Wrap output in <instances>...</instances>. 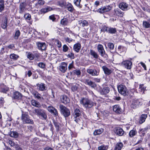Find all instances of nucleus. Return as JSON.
Masks as SVG:
<instances>
[{"mask_svg": "<svg viewBox=\"0 0 150 150\" xmlns=\"http://www.w3.org/2000/svg\"><path fill=\"white\" fill-rule=\"evenodd\" d=\"M24 17L25 19L30 20L31 19V16L30 14L26 13L24 15Z\"/></svg>", "mask_w": 150, "mask_h": 150, "instance_id": "6e6d98bb", "label": "nucleus"}, {"mask_svg": "<svg viewBox=\"0 0 150 150\" xmlns=\"http://www.w3.org/2000/svg\"><path fill=\"white\" fill-rule=\"evenodd\" d=\"M67 64L65 62H62L59 66V70L62 73H65L67 69Z\"/></svg>", "mask_w": 150, "mask_h": 150, "instance_id": "1a4fd4ad", "label": "nucleus"}, {"mask_svg": "<svg viewBox=\"0 0 150 150\" xmlns=\"http://www.w3.org/2000/svg\"><path fill=\"white\" fill-rule=\"evenodd\" d=\"M61 113L65 117H67L70 115V112L69 109L62 105L59 106Z\"/></svg>", "mask_w": 150, "mask_h": 150, "instance_id": "20e7f679", "label": "nucleus"}, {"mask_svg": "<svg viewBox=\"0 0 150 150\" xmlns=\"http://www.w3.org/2000/svg\"><path fill=\"white\" fill-rule=\"evenodd\" d=\"M10 135L11 137L14 138H17L19 135L18 133L15 131L11 132Z\"/></svg>", "mask_w": 150, "mask_h": 150, "instance_id": "4c0bfd02", "label": "nucleus"}, {"mask_svg": "<svg viewBox=\"0 0 150 150\" xmlns=\"http://www.w3.org/2000/svg\"><path fill=\"white\" fill-rule=\"evenodd\" d=\"M60 23L63 25H67L68 23L67 19L66 18H64L62 19L60 21Z\"/></svg>", "mask_w": 150, "mask_h": 150, "instance_id": "c03bdc74", "label": "nucleus"}, {"mask_svg": "<svg viewBox=\"0 0 150 150\" xmlns=\"http://www.w3.org/2000/svg\"><path fill=\"white\" fill-rule=\"evenodd\" d=\"M103 131V129L102 128L95 130L93 132V134L94 135H99L102 133Z\"/></svg>", "mask_w": 150, "mask_h": 150, "instance_id": "2f4dec72", "label": "nucleus"}, {"mask_svg": "<svg viewBox=\"0 0 150 150\" xmlns=\"http://www.w3.org/2000/svg\"><path fill=\"white\" fill-rule=\"evenodd\" d=\"M47 110L55 116H57L58 112L57 110L55 108L52 106H48L47 108Z\"/></svg>", "mask_w": 150, "mask_h": 150, "instance_id": "4468645a", "label": "nucleus"}, {"mask_svg": "<svg viewBox=\"0 0 150 150\" xmlns=\"http://www.w3.org/2000/svg\"><path fill=\"white\" fill-rule=\"evenodd\" d=\"M31 103L32 105L35 107L40 108L41 107L40 103L35 100H31Z\"/></svg>", "mask_w": 150, "mask_h": 150, "instance_id": "c756f323", "label": "nucleus"}, {"mask_svg": "<svg viewBox=\"0 0 150 150\" xmlns=\"http://www.w3.org/2000/svg\"><path fill=\"white\" fill-rule=\"evenodd\" d=\"M63 51L64 52H67L69 49V47L66 45H64L63 46Z\"/></svg>", "mask_w": 150, "mask_h": 150, "instance_id": "13d9d810", "label": "nucleus"}, {"mask_svg": "<svg viewBox=\"0 0 150 150\" xmlns=\"http://www.w3.org/2000/svg\"><path fill=\"white\" fill-rule=\"evenodd\" d=\"M67 57L69 58H71L73 59L74 58V54L72 52H70L67 55Z\"/></svg>", "mask_w": 150, "mask_h": 150, "instance_id": "bf43d9fd", "label": "nucleus"}, {"mask_svg": "<svg viewBox=\"0 0 150 150\" xmlns=\"http://www.w3.org/2000/svg\"><path fill=\"white\" fill-rule=\"evenodd\" d=\"M81 23L82 24V26L83 27L87 26L88 25V23L86 20L81 21Z\"/></svg>", "mask_w": 150, "mask_h": 150, "instance_id": "603ef678", "label": "nucleus"}, {"mask_svg": "<svg viewBox=\"0 0 150 150\" xmlns=\"http://www.w3.org/2000/svg\"><path fill=\"white\" fill-rule=\"evenodd\" d=\"M108 146H107L101 145L98 148V150H107Z\"/></svg>", "mask_w": 150, "mask_h": 150, "instance_id": "de8ad7c7", "label": "nucleus"}, {"mask_svg": "<svg viewBox=\"0 0 150 150\" xmlns=\"http://www.w3.org/2000/svg\"><path fill=\"white\" fill-rule=\"evenodd\" d=\"M122 64L125 67L129 69L131 68L132 66V62L129 60L123 61L122 62Z\"/></svg>", "mask_w": 150, "mask_h": 150, "instance_id": "9d476101", "label": "nucleus"}, {"mask_svg": "<svg viewBox=\"0 0 150 150\" xmlns=\"http://www.w3.org/2000/svg\"><path fill=\"white\" fill-rule=\"evenodd\" d=\"M10 57L11 59L13 60H16L19 57L18 55H16L14 53L11 54L10 55Z\"/></svg>", "mask_w": 150, "mask_h": 150, "instance_id": "c9c22d12", "label": "nucleus"}, {"mask_svg": "<svg viewBox=\"0 0 150 150\" xmlns=\"http://www.w3.org/2000/svg\"><path fill=\"white\" fill-rule=\"evenodd\" d=\"M119 92L124 96L128 94V91L126 87L124 85H120L117 87Z\"/></svg>", "mask_w": 150, "mask_h": 150, "instance_id": "7ed1b4c3", "label": "nucleus"}, {"mask_svg": "<svg viewBox=\"0 0 150 150\" xmlns=\"http://www.w3.org/2000/svg\"><path fill=\"white\" fill-rule=\"evenodd\" d=\"M8 90L9 89L5 86L3 84H1L0 85V91L1 92L6 93Z\"/></svg>", "mask_w": 150, "mask_h": 150, "instance_id": "393cba45", "label": "nucleus"}, {"mask_svg": "<svg viewBox=\"0 0 150 150\" xmlns=\"http://www.w3.org/2000/svg\"><path fill=\"white\" fill-rule=\"evenodd\" d=\"M119 8L123 11H127L128 9V5L125 2H122L119 5Z\"/></svg>", "mask_w": 150, "mask_h": 150, "instance_id": "f8f14e48", "label": "nucleus"}, {"mask_svg": "<svg viewBox=\"0 0 150 150\" xmlns=\"http://www.w3.org/2000/svg\"><path fill=\"white\" fill-rule=\"evenodd\" d=\"M45 1L42 0H39L38 2V4L40 5H43L45 3Z\"/></svg>", "mask_w": 150, "mask_h": 150, "instance_id": "680f3d73", "label": "nucleus"}, {"mask_svg": "<svg viewBox=\"0 0 150 150\" xmlns=\"http://www.w3.org/2000/svg\"><path fill=\"white\" fill-rule=\"evenodd\" d=\"M4 0H0V12L4 10Z\"/></svg>", "mask_w": 150, "mask_h": 150, "instance_id": "58836bf2", "label": "nucleus"}, {"mask_svg": "<svg viewBox=\"0 0 150 150\" xmlns=\"http://www.w3.org/2000/svg\"><path fill=\"white\" fill-rule=\"evenodd\" d=\"M53 9L52 7L47 6L45 7L42 8L40 11V14H44L47 12L53 10Z\"/></svg>", "mask_w": 150, "mask_h": 150, "instance_id": "9b49d317", "label": "nucleus"}, {"mask_svg": "<svg viewBox=\"0 0 150 150\" xmlns=\"http://www.w3.org/2000/svg\"><path fill=\"white\" fill-rule=\"evenodd\" d=\"M61 100L62 103L64 104H67L70 102L69 98L65 95L61 96Z\"/></svg>", "mask_w": 150, "mask_h": 150, "instance_id": "2eb2a0df", "label": "nucleus"}, {"mask_svg": "<svg viewBox=\"0 0 150 150\" xmlns=\"http://www.w3.org/2000/svg\"><path fill=\"white\" fill-rule=\"evenodd\" d=\"M74 115L75 118H77L79 117L81 115L80 110L78 109H75L74 111Z\"/></svg>", "mask_w": 150, "mask_h": 150, "instance_id": "72a5a7b5", "label": "nucleus"}, {"mask_svg": "<svg viewBox=\"0 0 150 150\" xmlns=\"http://www.w3.org/2000/svg\"><path fill=\"white\" fill-rule=\"evenodd\" d=\"M32 93L33 95L35 96V98H37L38 100L44 99L43 97L41 96V94L39 93L37 91H33Z\"/></svg>", "mask_w": 150, "mask_h": 150, "instance_id": "4be33fe9", "label": "nucleus"}, {"mask_svg": "<svg viewBox=\"0 0 150 150\" xmlns=\"http://www.w3.org/2000/svg\"><path fill=\"white\" fill-rule=\"evenodd\" d=\"M81 1V0H74V4L80 8L82 7V6L80 4Z\"/></svg>", "mask_w": 150, "mask_h": 150, "instance_id": "09e8293b", "label": "nucleus"}, {"mask_svg": "<svg viewBox=\"0 0 150 150\" xmlns=\"http://www.w3.org/2000/svg\"><path fill=\"white\" fill-rule=\"evenodd\" d=\"M146 87L144 86L143 84L140 85L139 86V89L142 93H144V91L146 90Z\"/></svg>", "mask_w": 150, "mask_h": 150, "instance_id": "37998d69", "label": "nucleus"}, {"mask_svg": "<svg viewBox=\"0 0 150 150\" xmlns=\"http://www.w3.org/2000/svg\"><path fill=\"white\" fill-rule=\"evenodd\" d=\"M147 117V115L146 114L142 115L140 117V119L139 121V123L140 124H142L145 120V119Z\"/></svg>", "mask_w": 150, "mask_h": 150, "instance_id": "473e14b6", "label": "nucleus"}, {"mask_svg": "<svg viewBox=\"0 0 150 150\" xmlns=\"http://www.w3.org/2000/svg\"><path fill=\"white\" fill-rule=\"evenodd\" d=\"M109 27H107L105 25H103L102 26V28H101V31L102 32H105L108 33V30L109 28Z\"/></svg>", "mask_w": 150, "mask_h": 150, "instance_id": "79ce46f5", "label": "nucleus"}, {"mask_svg": "<svg viewBox=\"0 0 150 150\" xmlns=\"http://www.w3.org/2000/svg\"><path fill=\"white\" fill-rule=\"evenodd\" d=\"M67 8L69 11L71 12H73L74 10L73 6L71 4L67 5Z\"/></svg>", "mask_w": 150, "mask_h": 150, "instance_id": "a18cd8bd", "label": "nucleus"}, {"mask_svg": "<svg viewBox=\"0 0 150 150\" xmlns=\"http://www.w3.org/2000/svg\"><path fill=\"white\" fill-rule=\"evenodd\" d=\"M113 110L114 112L118 114L122 112V110L118 105H116L113 106Z\"/></svg>", "mask_w": 150, "mask_h": 150, "instance_id": "ddd939ff", "label": "nucleus"}, {"mask_svg": "<svg viewBox=\"0 0 150 150\" xmlns=\"http://www.w3.org/2000/svg\"><path fill=\"white\" fill-rule=\"evenodd\" d=\"M34 113L42 119L46 120L47 115L46 112L44 110L41 109H35Z\"/></svg>", "mask_w": 150, "mask_h": 150, "instance_id": "f03ea898", "label": "nucleus"}, {"mask_svg": "<svg viewBox=\"0 0 150 150\" xmlns=\"http://www.w3.org/2000/svg\"><path fill=\"white\" fill-rule=\"evenodd\" d=\"M81 47V45L79 43L75 44L74 46L73 49L77 52H79Z\"/></svg>", "mask_w": 150, "mask_h": 150, "instance_id": "c85d7f7f", "label": "nucleus"}, {"mask_svg": "<svg viewBox=\"0 0 150 150\" xmlns=\"http://www.w3.org/2000/svg\"><path fill=\"white\" fill-rule=\"evenodd\" d=\"M37 45L39 50H45L46 49V44L45 43L37 42Z\"/></svg>", "mask_w": 150, "mask_h": 150, "instance_id": "aec40b11", "label": "nucleus"}, {"mask_svg": "<svg viewBox=\"0 0 150 150\" xmlns=\"http://www.w3.org/2000/svg\"><path fill=\"white\" fill-rule=\"evenodd\" d=\"M56 42L57 45L58 47H61L62 45L60 42L57 40L56 41Z\"/></svg>", "mask_w": 150, "mask_h": 150, "instance_id": "e2e57ef3", "label": "nucleus"}, {"mask_svg": "<svg viewBox=\"0 0 150 150\" xmlns=\"http://www.w3.org/2000/svg\"><path fill=\"white\" fill-rule=\"evenodd\" d=\"M6 47L10 49H12L14 47V45L13 44H11Z\"/></svg>", "mask_w": 150, "mask_h": 150, "instance_id": "0e129e2a", "label": "nucleus"}, {"mask_svg": "<svg viewBox=\"0 0 150 150\" xmlns=\"http://www.w3.org/2000/svg\"><path fill=\"white\" fill-rule=\"evenodd\" d=\"M137 133L136 131L135 130H131L129 133V136L132 137L135 135Z\"/></svg>", "mask_w": 150, "mask_h": 150, "instance_id": "8fccbe9b", "label": "nucleus"}, {"mask_svg": "<svg viewBox=\"0 0 150 150\" xmlns=\"http://www.w3.org/2000/svg\"><path fill=\"white\" fill-rule=\"evenodd\" d=\"M112 7L110 6H103L98 9L97 11L100 13H103L110 11L111 10Z\"/></svg>", "mask_w": 150, "mask_h": 150, "instance_id": "423d86ee", "label": "nucleus"}, {"mask_svg": "<svg viewBox=\"0 0 150 150\" xmlns=\"http://www.w3.org/2000/svg\"><path fill=\"white\" fill-rule=\"evenodd\" d=\"M81 74V72L80 70L76 69L73 71L72 72H70V74L71 76L76 75L78 77H79Z\"/></svg>", "mask_w": 150, "mask_h": 150, "instance_id": "b1692460", "label": "nucleus"}, {"mask_svg": "<svg viewBox=\"0 0 150 150\" xmlns=\"http://www.w3.org/2000/svg\"><path fill=\"white\" fill-rule=\"evenodd\" d=\"M27 57L29 59L31 60H33L34 59V55L30 53H28L27 56Z\"/></svg>", "mask_w": 150, "mask_h": 150, "instance_id": "3c124183", "label": "nucleus"}, {"mask_svg": "<svg viewBox=\"0 0 150 150\" xmlns=\"http://www.w3.org/2000/svg\"><path fill=\"white\" fill-rule=\"evenodd\" d=\"M123 146V145L122 143L121 142L117 143L115 145L114 150H121Z\"/></svg>", "mask_w": 150, "mask_h": 150, "instance_id": "412c9836", "label": "nucleus"}, {"mask_svg": "<svg viewBox=\"0 0 150 150\" xmlns=\"http://www.w3.org/2000/svg\"><path fill=\"white\" fill-rule=\"evenodd\" d=\"M38 66L40 68L44 69L45 68V64L43 62H40L38 64Z\"/></svg>", "mask_w": 150, "mask_h": 150, "instance_id": "5fc2aeb1", "label": "nucleus"}, {"mask_svg": "<svg viewBox=\"0 0 150 150\" xmlns=\"http://www.w3.org/2000/svg\"><path fill=\"white\" fill-rule=\"evenodd\" d=\"M113 13L114 16H117L121 17H122L124 14V13L118 8L115 9L113 10Z\"/></svg>", "mask_w": 150, "mask_h": 150, "instance_id": "6e6552de", "label": "nucleus"}, {"mask_svg": "<svg viewBox=\"0 0 150 150\" xmlns=\"http://www.w3.org/2000/svg\"><path fill=\"white\" fill-rule=\"evenodd\" d=\"M8 18L6 16L4 17L3 18L2 23L1 25V28L4 29H6L7 28V21Z\"/></svg>", "mask_w": 150, "mask_h": 150, "instance_id": "6ab92c4d", "label": "nucleus"}, {"mask_svg": "<svg viewBox=\"0 0 150 150\" xmlns=\"http://www.w3.org/2000/svg\"><path fill=\"white\" fill-rule=\"evenodd\" d=\"M37 86L40 91H44L46 90V86L44 83H41L38 84Z\"/></svg>", "mask_w": 150, "mask_h": 150, "instance_id": "7c9ffc66", "label": "nucleus"}, {"mask_svg": "<svg viewBox=\"0 0 150 150\" xmlns=\"http://www.w3.org/2000/svg\"><path fill=\"white\" fill-rule=\"evenodd\" d=\"M74 67L73 62H72L71 63H70L68 67V68L69 70H70L71 69Z\"/></svg>", "mask_w": 150, "mask_h": 150, "instance_id": "052dcab7", "label": "nucleus"}, {"mask_svg": "<svg viewBox=\"0 0 150 150\" xmlns=\"http://www.w3.org/2000/svg\"><path fill=\"white\" fill-rule=\"evenodd\" d=\"M97 49L98 52L100 53L102 56L106 57L107 56V55L105 54V52L103 46L102 45H98L97 46Z\"/></svg>", "mask_w": 150, "mask_h": 150, "instance_id": "0eeeda50", "label": "nucleus"}, {"mask_svg": "<svg viewBox=\"0 0 150 150\" xmlns=\"http://www.w3.org/2000/svg\"><path fill=\"white\" fill-rule=\"evenodd\" d=\"M108 46L110 50H112L114 48V46L113 44L112 43L109 42L108 44Z\"/></svg>", "mask_w": 150, "mask_h": 150, "instance_id": "4d7b16f0", "label": "nucleus"}, {"mask_svg": "<svg viewBox=\"0 0 150 150\" xmlns=\"http://www.w3.org/2000/svg\"><path fill=\"white\" fill-rule=\"evenodd\" d=\"M80 103L86 108H91L95 105V103L86 98H82L80 101Z\"/></svg>", "mask_w": 150, "mask_h": 150, "instance_id": "f257e3e1", "label": "nucleus"}, {"mask_svg": "<svg viewBox=\"0 0 150 150\" xmlns=\"http://www.w3.org/2000/svg\"><path fill=\"white\" fill-rule=\"evenodd\" d=\"M21 120L24 123L33 124L34 123L33 120L30 119L29 118L28 115L26 114H22Z\"/></svg>", "mask_w": 150, "mask_h": 150, "instance_id": "39448f33", "label": "nucleus"}, {"mask_svg": "<svg viewBox=\"0 0 150 150\" xmlns=\"http://www.w3.org/2000/svg\"><path fill=\"white\" fill-rule=\"evenodd\" d=\"M102 69L104 71V74L107 75H109L111 74L113 71L112 69H109L105 66H103Z\"/></svg>", "mask_w": 150, "mask_h": 150, "instance_id": "dca6fc26", "label": "nucleus"}, {"mask_svg": "<svg viewBox=\"0 0 150 150\" xmlns=\"http://www.w3.org/2000/svg\"><path fill=\"white\" fill-rule=\"evenodd\" d=\"M26 4L24 3H22L20 4L19 6L20 11L19 12L20 13H22L24 12L26 9Z\"/></svg>", "mask_w": 150, "mask_h": 150, "instance_id": "5701e85b", "label": "nucleus"}, {"mask_svg": "<svg viewBox=\"0 0 150 150\" xmlns=\"http://www.w3.org/2000/svg\"><path fill=\"white\" fill-rule=\"evenodd\" d=\"M143 26L146 28H149L150 27V20L149 21H144L143 22Z\"/></svg>", "mask_w": 150, "mask_h": 150, "instance_id": "e433bc0d", "label": "nucleus"}, {"mask_svg": "<svg viewBox=\"0 0 150 150\" xmlns=\"http://www.w3.org/2000/svg\"><path fill=\"white\" fill-rule=\"evenodd\" d=\"M65 40L67 42L69 43H70V42H71L73 40L72 39L69 38L68 37L66 38Z\"/></svg>", "mask_w": 150, "mask_h": 150, "instance_id": "69168bd1", "label": "nucleus"}, {"mask_svg": "<svg viewBox=\"0 0 150 150\" xmlns=\"http://www.w3.org/2000/svg\"><path fill=\"white\" fill-rule=\"evenodd\" d=\"M140 102L139 100H134L132 104L131 107L133 108H135L139 106L140 104Z\"/></svg>", "mask_w": 150, "mask_h": 150, "instance_id": "cd10ccee", "label": "nucleus"}, {"mask_svg": "<svg viewBox=\"0 0 150 150\" xmlns=\"http://www.w3.org/2000/svg\"><path fill=\"white\" fill-rule=\"evenodd\" d=\"M85 83L93 88H95L96 86V84L95 83L88 79H86L85 80Z\"/></svg>", "mask_w": 150, "mask_h": 150, "instance_id": "bb28decb", "label": "nucleus"}, {"mask_svg": "<svg viewBox=\"0 0 150 150\" xmlns=\"http://www.w3.org/2000/svg\"><path fill=\"white\" fill-rule=\"evenodd\" d=\"M20 32L18 30L16 31L15 35L14 36V38L16 39H17L20 35Z\"/></svg>", "mask_w": 150, "mask_h": 150, "instance_id": "49530a36", "label": "nucleus"}, {"mask_svg": "<svg viewBox=\"0 0 150 150\" xmlns=\"http://www.w3.org/2000/svg\"><path fill=\"white\" fill-rule=\"evenodd\" d=\"M87 72L92 76H98L99 74V71H97L96 69H88Z\"/></svg>", "mask_w": 150, "mask_h": 150, "instance_id": "f3484780", "label": "nucleus"}, {"mask_svg": "<svg viewBox=\"0 0 150 150\" xmlns=\"http://www.w3.org/2000/svg\"><path fill=\"white\" fill-rule=\"evenodd\" d=\"M49 18L52 21H54L56 19L54 16V15H51L49 16Z\"/></svg>", "mask_w": 150, "mask_h": 150, "instance_id": "338daca9", "label": "nucleus"}, {"mask_svg": "<svg viewBox=\"0 0 150 150\" xmlns=\"http://www.w3.org/2000/svg\"><path fill=\"white\" fill-rule=\"evenodd\" d=\"M108 30V33L110 34H115L116 32V30L115 28L109 27Z\"/></svg>", "mask_w": 150, "mask_h": 150, "instance_id": "a19ab883", "label": "nucleus"}, {"mask_svg": "<svg viewBox=\"0 0 150 150\" xmlns=\"http://www.w3.org/2000/svg\"><path fill=\"white\" fill-rule=\"evenodd\" d=\"M110 91L109 88L108 87L103 88L102 90L101 93L102 94H106L109 93Z\"/></svg>", "mask_w": 150, "mask_h": 150, "instance_id": "f704fd0d", "label": "nucleus"}, {"mask_svg": "<svg viewBox=\"0 0 150 150\" xmlns=\"http://www.w3.org/2000/svg\"><path fill=\"white\" fill-rule=\"evenodd\" d=\"M140 64L142 67L144 68L145 70H146V67L145 64L143 62H141Z\"/></svg>", "mask_w": 150, "mask_h": 150, "instance_id": "774afa93", "label": "nucleus"}, {"mask_svg": "<svg viewBox=\"0 0 150 150\" xmlns=\"http://www.w3.org/2000/svg\"><path fill=\"white\" fill-rule=\"evenodd\" d=\"M115 133L119 136H122L124 133V131L121 128L119 127H116L115 130Z\"/></svg>", "mask_w": 150, "mask_h": 150, "instance_id": "a211bd4d", "label": "nucleus"}, {"mask_svg": "<svg viewBox=\"0 0 150 150\" xmlns=\"http://www.w3.org/2000/svg\"><path fill=\"white\" fill-rule=\"evenodd\" d=\"M118 49L120 52H122L126 50V48L125 47H122L121 46H119L118 47Z\"/></svg>", "mask_w": 150, "mask_h": 150, "instance_id": "864d4df0", "label": "nucleus"}, {"mask_svg": "<svg viewBox=\"0 0 150 150\" xmlns=\"http://www.w3.org/2000/svg\"><path fill=\"white\" fill-rule=\"evenodd\" d=\"M22 97V95L18 92H15L13 93V98L15 99H21Z\"/></svg>", "mask_w": 150, "mask_h": 150, "instance_id": "a878e982", "label": "nucleus"}, {"mask_svg": "<svg viewBox=\"0 0 150 150\" xmlns=\"http://www.w3.org/2000/svg\"><path fill=\"white\" fill-rule=\"evenodd\" d=\"M90 54L95 58H97L98 56L97 53L92 50H90Z\"/></svg>", "mask_w": 150, "mask_h": 150, "instance_id": "ea45409f", "label": "nucleus"}]
</instances>
